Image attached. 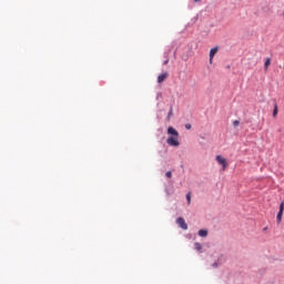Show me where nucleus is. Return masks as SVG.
<instances>
[{
  "label": "nucleus",
  "instance_id": "nucleus-15",
  "mask_svg": "<svg viewBox=\"0 0 284 284\" xmlns=\"http://www.w3.org/2000/svg\"><path fill=\"white\" fill-rule=\"evenodd\" d=\"M185 128L186 130H192V124H186Z\"/></svg>",
  "mask_w": 284,
  "mask_h": 284
},
{
  "label": "nucleus",
  "instance_id": "nucleus-12",
  "mask_svg": "<svg viewBox=\"0 0 284 284\" xmlns=\"http://www.w3.org/2000/svg\"><path fill=\"white\" fill-rule=\"evenodd\" d=\"M276 114H278V106L275 104L273 110V116H276Z\"/></svg>",
  "mask_w": 284,
  "mask_h": 284
},
{
  "label": "nucleus",
  "instance_id": "nucleus-2",
  "mask_svg": "<svg viewBox=\"0 0 284 284\" xmlns=\"http://www.w3.org/2000/svg\"><path fill=\"white\" fill-rule=\"evenodd\" d=\"M215 160L220 165H222V170H227V160L221 155H216Z\"/></svg>",
  "mask_w": 284,
  "mask_h": 284
},
{
  "label": "nucleus",
  "instance_id": "nucleus-8",
  "mask_svg": "<svg viewBox=\"0 0 284 284\" xmlns=\"http://www.w3.org/2000/svg\"><path fill=\"white\" fill-rule=\"evenodd\" d=\"M199 236H201L202 239H205V236H207V230H200Z\"/></svg>",
  "mask_w": 284,
  "mask_h": 284
},
{
  "label": "nucleus",
  "instance_id": "nucleus-18",
  "mask_svg": "<svg viewBox=\"0 0 284 284\" xmlns=\"http://www.w3.org/2000/svg\"><path fill=\"white\" fill-rule=\"evenodd\" d=\"M194 1H195V3H196V2H199V1H201V0H194Z\"/></svg>",
  "mask_w": 284,
  "mask_h": 284
},
{
  "label": "nucleus",
  "instance_id": "nucleus-10",
  "mask_svg": "<svg viewBox=\"0 0 284 284\" xmlns=\"http://www.w3.org/2000/svg\"><path fill=\"white\" fill-rule=\"evenodd\" d=\"M271 63H272V60L270 58H267L265 63H264L265 70H267L270 68Z\"/></svg>",
  "mask_w": 284,
  "mask_h": 284
},
{
  "label": "nucleus",
  "instance_id": "nucleus-13",
  "mask_svg": "<svg viewBox=\"0 0 284 284\" xmlns=\"http://www.w3.org/2000/svg\"><path fill=\"white\" fill-rule=\"evenodd\" d=\"M233 125H234V128H239V125H241V121L234 120Z\"/></svg>",
  "mask_w": 284,
  "mask_h": 284
},
{
  "label": "nucleus",
  "instance_id": "nucleus-17",
  "mask_svg": "<svg viewBox=\"0 0 284 284\" xmlns=\"http://www.w3.org/2000/svg\"><path fill=\"white\" fill-rule=\"evenodd\" d=\"M213 267H219V264H217V263H214V264H213Z\"/></svg>",
  "mask_w": 284,
  "mask_h": 284
},
{
  "label": "nucleus",
  "instance_id": "nucleus-1",
  "mask_svg": "<svg viewBox=\"0 0 284 284\" xmlns=\"http://www.w3.org/2000/svg\"><path fill=\"white\" fill-rule=\"evenodd\" d=\"M168 134L171 136L166 139L168 145L171 148H179L181 145V142H179V131L174 129L173 126L168 128Z\"/></svg>",
  "mask_w": 284,
  "mask_h": 284
},
{
  "label": "nucleus",
  "instance_id": "nucleus-6",
  "mask_svg": "<svg viewBox=\"0 0 284 284\" xmlns=\"http://www.w3.org/2000/svg\"><path fill=\"white\" fill-rule=\"evenodd\" d=\"M168 79V72H164L158 77V83H163Z\"/></svg>",
  "mask_w": 284,
  "mask_h": 284
},
{
  "label": "nucleus",
  "instance_id": "nucleus-7",
  "mask_svg": "<svg viewBox=\"0 0 284 284\" xmlns=\"http://www.w3.org/2000/svg\"><path fill=\"white\" fill-rule=\"evenodd\" d=\"M173 116H174V108L171 106V108H170V111H169V113H168L166 120H168V121H171Z\"/></svg>",
  "mask_w": 284,
  "mask_h": 284
},
{
  "label": "nucleus",
  "instance_id": "nucleus-11",
  "mask_svg": "<svg viewBox=\"0 0 284 284\" xmlns=\"http://www.w3.org/2000/svg\"><path fill=\"white\" fill-rule=\"evenodd\" d=\"M186 201H187V205H190V203H192V194L191 193L186 194Z\"/></svg>",
  "mask_w": 284,
  "mask_h": 284
},
{
  "label": "nucleus",
  "instance_id": "nucleus-3",
  "mask_svg": "<svg viewBox=\"0 0 284 284\" xmlns=\"http://www.w3.org/2000/svg\"><path fill=\"white\" fill-rule=\"evenodd\" d=\"M283 212H284V202H282L280 204V211H278L277 216H276L277 223H281V221H283Z\"/></svg>",
  "mask_w": 284,
  "mask_h": 284
},
{
  "label": "nucleus",
  "instance_id": "nucleus-4",
  "mask_svg": "<svg viewBox=\"0 0 284 284\" xmlns=\"http://www.w3.org/2000/svg\"><path fill=\"white\" fill-rule=\"evenodd\" d=\"M176 223L182 230H187V223L183 217H178Z\"/></svg>",
  "mask_w": 284,
  "mask_h": 284
},
{
  "label": "nucleus",
  "instance_id": "nucleus-5",
  "mask_svg": "<svg viewBox=\"0 0 284 284\" xmlns=\"http://www.w3.org/2000/svg\"><path fill=\"white\" fill-rule=\"evenodd\" d=\"M216 52H219V48H212L210 50V63L214 60V57L216 55Z\"/></svg>",
  "mask_w": 284,
  "mask_h": 284
},
{
  "label": "nucleus",
  "instance_id": "nucleus-16",
  "mask_svg": "<svg viewBox=\"0 0 284 284\" xmlns=\"http://www.w3.org/2000/svg\"><path fill=\"white\" fill-rule=\"evenodd\" d=\"M170 63V60L164 61V65H168Z\"/></svg>",
  "mask_w": 284,
  "mask_h": 284
},
{
  "label": "nucleus",
  "instance_id": "nucleus-9",
  "mask_svg": "<svg viewBox=\"0 0 284 284\" xmlns=\"http://www.w3.org/2000/svg\"><path fill=\"white\" fill-rule=\"evenodd\" d=\"M194 247H195L196 252H201V250H203V246L199 242L194 243Z\"/></svg>",
  "mask_w": 284,
  "mask_h": 284
},
{
  "label": "nucleus",
  "instance_id": "nucleus-14",
  "mask_svg": "<svg viewBox=\"0 0 284 284\" xmlns=\"http://www.w3.org/2000/svg\"><path fill=\"white\" fill-rule=\"evenodd\" d=\"M165 176H166V179H172V171H168V172L165 173Z\"/></svg>",
  "mask_w": 284,
  "mask_h": 284
}]
</instances>
